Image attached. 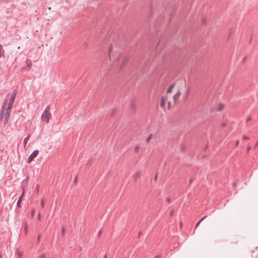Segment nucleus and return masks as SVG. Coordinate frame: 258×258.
Returning a JSON list of instances; mask_svg holds the SVG:
<instances>
[{
  "label": "nucleus",
  "instance_id": "nucleus-1",
  "mask_svg": "<svg viewBox=\"0 0 258 258\" xmlns=\"http://www.w3.org/2000/svg\"><path fill=\"white\" fill-rule=\"evenodd\" d=\"M185 89V85L174 84L170 86L166 91V95L161 99V107L165 108L167 103V109H170L171 107L178 103L179 97Z\"/></svg>",
  "mask_w": 258,
  "mask_h": 258
},
{
  "label": "nucleus",
  "instance_id": "nucleus-2",
  "mask_svg": "<svg viewBox=\"0 0 258 258\" xmlns=\"http://www.w3.org/2000/svg\"><path fill=\"white\" fill-rule=\"evenodd\" d=\"M16 96V91H14L13 93L11 94L10 98L9 99L8 95L4 102L0 115V119H2L4 117V122L5 124H7L8 122L11 112V109L14 102Z\"/></svg>",
  "mask_w": 258,
  "mask_h": 258
},
{
  "label": "nucleus",
  "instance_id": "nucleus-3",
  "mask_svg": "<svg viewBox=\"0 0 258 258\" xmlns=\"http://www.w3.org/2000/svg\"><path fill=\"white\" fill-rule=\"evenodd\" d=\"M51 113L49 112L48 108H47L44 111L41 116V119L48 123L51 118Z\"/></svg>",
  "mask_w": 258,
  "mask_h": 258
},
{
  "label": "nucleus",
  "instance_id": "nucleus-4",
  "mask_svg": "<svg viewBox=\"0 0 258 258\" xmlns=\"http://www.w3.org/2000/svg\"><path fill=\"white\" fill-rule=\"evenodd\" d=\"M39 153V151L36 150H35L30 155V156L29 157L28 159V163H31L32 160H33V159L34 158H35L38 154Z\"/></svg>",
  "mask_w": 258,
  "mask_h": 258
},
{
  "label": "nucleus",
  "instance_id": "nucleus-5",
  "mask_svg": "<svg viewBox=\"0 0 258 258\" xmlns=\"http://www.w3.org/2000/svg\"><path fill=\"white\" fill-rule=\"evenodd\" d=\"M225 105L223 103H219L217 106V109L218 111H222L224 109Z\"/></svg>",
  "mask_w": 258,
  "mask_h": 258
},
{
  "label": "nucleus",
  "instance_id": "nucleus-6",
  "mask_svg": "<svg viewBox=\"0 0 258 258\" xmlns=\"http://www.w3.org/2000/svg\"><path fill=\"white\" fill-rule=\"evenodd\" d=\"M29 138H30V135H28L26 138H25L24 141V148L26 147V144H27Z\"/></svg>",
  "mask_w": 258,
  "mask_h": 258
},
{
  "label": "nucleus",
  "instance_id": "nucleus-7",
  "mask_svg": "<svg viewBox=\"0 0 258 258\" xmlns=\"http://www.w3.org/2000/svg\"><path fill=\"white\" fill-rule=\"evenodd\" d=\"M16 253L17 254V255L19 257V258H21L22 255H23V253L22 252L19 251V250H17L16 252Z\"/></svg>",
  "mask_w": 258,
  "mask_h": 258
},
{
  "label": "nucleus",
  "instance_id": "nucleus-8",
  "mask_svg": "<svg viewBox=\"0 0 258 258\" xmlns=\"http://www.w3.org/2000/svg\"><path fill=\"white\" fill-rule=\"evenodd\" d=\"M140 147L139 146H136L134 147V151L136 153H138L140 151Z\"/></svg>",
  "mask_w": 258,
  "mask_h": 258
},
{
  "label": "nucleus",
  "instance_id": "nucleus-9",
  "mask_svg": "<svg viewBox=\"0 0 258 258\" xmlns=\"http://www.w3.org/2000/svg\"><path fill=\"white\" fill-rule=\"evenodd\" d=\"M4 53V50L3 49L2 45H0V57L3 56Z\"/></svg>",
  "mask_w": 258,
  "mask_h": 258
},
{
  "label": "nucleus",
  "instance_id": "nucleus-10",
  "mask_svg": "<svg viewBox=\"0 0 258 258\" xmlns=\"http://www.w3.org/2000/svg\"><path fill=\"white\" fill-rule=\"evenodd\" d=\"M22 201V197H20L17 203V206L20 208L21 207V203Z\"/></svg>",
  "mask_w": 258,
  "mask_h": 258
},
{
  "label": "nucleus",
  "instance_id": "nucleus-11",
  "mask_svg": "<svg viewBox=\"0 0 258 258\" xmlns=\"http://www.w3.org/2000/svg\"><path fill=\"white\" fill-rule=\"evenodd\" d=\"M206 218V216H204L196 224V228L198 227V226L199 225V224H200V223L204 219Z\"/></svg>",
  "mask_w": 258,
  "mask_h": 258
},
{
  "label": "nucleus",
  "instance_id": "nucleus-12",
  "mask_svg": "<svg viewBox=\"0 0 258 258\" xmlns=\"http://www.w3.org/2000/svg\"><path fill=\"white\" fill-rule=\"evenodd\" d=\"M152 138V135H150L146 139V142L147 143H149L150 141V140L151 139V138Z\"/></svg>",
  "mask_w": 258,
  "mask_h": 258
},
{
  "label": "nucleus",
  "instance_id": "nucleus-13",
  "mask_svg": "<svg viewBox=\"0 0 258 258\" xmlns=\"http://www.w3.org/2000/svg\"><path fill=\"white\" fill-rule=\"evenodd\" d=\"M41 205L42 208H44V199H41Z\"/></svg>",
  "mask_w": 258,
  "mask_h": 258
},
{
  "label": "nucleus",
  "instance_id": "nucleus-14",
  "mask_svg": "<svg viewBox=\"0 0 258 258\" xmlns=\"http://www.w3.org/2000/svg\"><path fill=\"white\" fill-rule=\"evenodd\" d=\"M38 258H46V256H45V254H42L40 255L38 257Z\"/></svg>",
  "mask_w": 258,
  "mask_h": 258
},
{
  "label": "nucleus",
  "instance_id": "nucleus-15",
  "mask_svg": "<svg viewBox=\"0 0 258 258\" xmlns=\"http://www.w3.org/2000/svg\"><path fill=\"white\" fill-rule=\"evenodd\" d=\"M34 214H35V210L33 209L31 211V216H32V217H33L34 216Z\"/></svg>",
  "mask_w": 258,
  "mask_h": 258
},
{
  "label": "nucleus",
  "instance_id": "nucleus-16",
  "mask_svg": "<svg viewBox=\"0 0 258 258\" xmlns=\"http://www.w3.org/2000/svg\"><path fill=\"white\" fill-rule=\"evenodd\" d=\"M188 92H189V90L187 89L186 91V93H185V98H186L188 96Z\"/></svg>",
  "mask_w": 258,
  "mask_h": 258
},
{
  "label": "nucleus",
  "instance_id": "nucleus-17",
  "mask_svg": "<svg viewBox=\"0 0 258 258\" xmlns=\"http://www.w3.org/2000/svg\"><path fill=\"white\" fill-rule=\"evenodd\" d=\"M243 139H245V140H248L249 138L248 137H247V136H244L243 137Z\"/></svg>",
  "mask_w": 258,
  "mask_h": 258
},
{
  "label": "nucleus",
  "instance_id": "nucleus-18",
  "mask_svg": "<svg viewBox=\"0 0 258 258\" xmlns=\"http://www.w3.org/2000/svg\"><path fill=\"white\" fill-rule=\"evenodd\" d=\"M40 218H41V214H40V213H39L38 214V219L40 220Z\"/></svg>",
  "mask_w": 258,
  "mask_h": 258
},
{
  "label": "nucleus",
  "instance_id": "nucleus-19",
  "mask_svg": "<svg viewBox=\"0 0 258 258\" xmlns=\"http://www.w3.org/2000/svg\"><path fill=\"white\" fill-rule=\"evenodd\" d=\"M166 201L167 202L170 203L171 200H170V199L169 198H167L166 199Z\"/></svg>",
  "mask_w": 258,
  "mask_h": 258
},
{
  "label": "nucleus",
  "instance_id": "nucleus-20",
  "mask_svg": "<svg viewBox=\"0 0 258 258\" xmlns=\"http://www.w3.org/2000/svg\"><path fill=\"white\" fill-rule=\"evenodd\" d=\"M27 227H28V226L26 224V226H25V230L26 231V233L27 232Z\"/></svg>",
  "mask_w": 258,
  "mask_h": 258
},
{
  "label": "nucleus",
  "instance_id": "nucleus-21",
  "mask_svg": "<svg viewBox=\"0 0 258 258\" xmlns=\"http://www.w3.org/2000/svg\"><path fill=\"white\" fill-rule=\"evenodd\" d=\"M126 61H127V58H124V59H123V62L124 63H125Z\"/></svg>",
  "mask_w": 258,
  "mask_h": 258
},
{
  "label": "nucleus",
  "instance_id": "nucleus-22",
  "mask_svg": "<svg viewBox=\"0 0 258 258\" xmlns=\"http://www.w3.org/2000/svg\"><path fill=\"white\" fill-rule=\"evenodd\" d=\"M27 64L28 66H29V68H30L31 67V63L30 62H29L28 61L27 62Z\"/></svg>",
  "mask_w": 258,
  "mask_h": 258
},
{
  "label": "nucleus",
  "instance_id": "nucleus-23",
  "mask_svg": "<svg viewBox=\"0 0 258 258\" xmlns=\"http://www.w3.org/2000/svg\"><path fill=\"white\" fill-rule=\"evenodd\" d=\"M226 125V124L225 123H223L222 125L223 127L225 126Z\"/></svg>",
  "mask_w": 258,
  "mask_h": 258
},
{
  "label": "nucleus",
  "instance_id": "nucleus-24",
  "mask_svg": "<svg viewBox=\"0 0 258 258\" xmlns=\"http://www.w3.org/2000/svg\"><path fill=\"white\" fill-rule=\"evenodd\" d=\"M238 143H239V141H237L236 143H235V145L236 146H237L238 145Z\"/></svg>",
  "mask_w": 258,
  "mask_h": 258
},
{
  "label": "nucleus",
  "instance_id": "nucleus-25",
  "mask_svg": "<svg viewBox=\"0 0 258 258\" xmlns=\"http://www.w3.org/2000/svg\"><path fill=\"white\" fill-rule=\"evenodd\" d=\"M250 150V147H248L247 148V151H249Z\"/></svg>",
  "mask_w": 258,
  "mask_h": 258
},
{
  "label": "nucleus",
  "instance_id": "nucleus-26",
  "mask_svg": "<svg viewBox=\"0 0 258 258\" xmlns=\"http://www.w3.org/2000/svg\"><path fill=\"white\" fill-rule=\"evenodd\" d=\"M24 190L23 191V194H22V196H21V197H22V198H23V196H24Z\"/></svg>",
  "mask_w": 258,
  "mask_h": 258
},
{
  "label": "nucleus",
  "instance_id": "nucleus-27",
  "mask_svg": "<svg viewBox=\"0 0 258 258\" xmlns=\"http://www.w3.org/2000/svg\"><path fill=\"white\" fill-rule=\"evenodd\" d=\"M109 57L110 59H111V56H110V54H109Z\"/></svg>",
  "mask_w": 258,
  "mask_h": 258
},
{
  "label": "nucleus",
  "instance_id": "nucleus-28",
  "mask_svg": "<svg viewBox=\"0 0 258 258\" xmlns=\"http://www.w3.org/2000/svg\"><path fill=\"white\" fill-rule=\"evenodd\" d=\"M257 145H258V141H257V143H256V144L255 146H256Z\"/></svg>",
  "mask_w": 258,
  "mask_h": 258
},
{
  "label": "nucleus",
  "instance_id": "nucleus-29",
  "mask_svg": "<svg viewBox=\"0 0 258 258\" xmlns=\"http://www.w3.org/2000/svg\"><path fill=\"white\" fill-rule=\"evenodd\" d=\"M104 258H106V255L104 256Z\"/></svg>",
  "mask_w": 258,
  "mask_h": 258
}]
</instances>
